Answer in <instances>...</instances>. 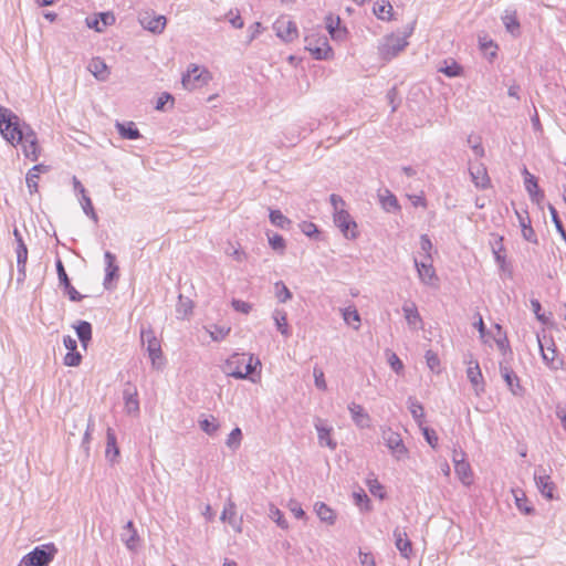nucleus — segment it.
Segmentation results:
<instances>
[{
	"label": "nucleus",
	"mask_w": 566,
	"mask_h": 566,
	"mask_svg": "<svg viewBox=\"0 0 566 566\" xmlns=\"http://www.w3.org/2000/svg\"><path fill=\"white\" fill-rule=\"evenodd\" d=\"M1 136L12 146L21 145L24 156L32 161H36L40 156V147L35 132L31 126L20 124V118L14 120L7 132H2Z\"/></svg>",
	"instance_id": "1"
},
{
	"label": "nucleus",
	"mask_w": 566,
	"mask_h": 566,
	"mask_svg": "<svg viewBox=\"0 0 566 566\" xmlns=\"http://www.w3.org/2000/svg\"><path fill=\"white\" fill-rule=\"evenodd\" d=\"M261 366L259 358L251 354H233L222 366V371L235 379H251L256 368Z\"/></svg>",
	"instance_id": "2"
},
{
	"label": "nucleus",
	"mask_w": 566,
	"mask_h": 566,
	"mask_svg": "<svg viewBox=\"0 0 566 566\" xmlns=\"http://www.w3.org/2000/svg\"><path fill=\"white\" fill-rule=\"evenodd\" d=\"M140 339L143 345L146 346L151 367L156 370H161L166 365V360L164 358L160 339L156 337L154 329L150 326L147 328L142 327Z\"/></svg>",
	"instance_id": "3"
},
{
	"label": "nucleus",
	"mask_w": 566,
	"mask_h": 566,
	"mask_svg": "<svg viewBox=\"0 0 566 566\" xmlns=\"http://www.w3.org/2000/svg\"><path fill=\"white\" fill-rule=\"evenodd\" d=\"M57 552V547L54 543L35 546L21 558L18 566H49L55 558Z\"/></svg>",
	"instance_id": "4"
},
{
	"label": "nucleus",
	"mask_w": 566,
	"mask_h": 566,
	"mask_svg": "<svg viewBox=\"0 0 566 566\" xmlns=\"http://www.w3.org/2000/svg\"><path fill=\"white\" fill-rule=\"evenodd\" d=\"M412 32V28L408 33H406L402 36L390 34L380 42L378 46L379 55L382 60L390 61L395 56L398 55L399 52L405 50V48L408 45L407 38Z\"/></svg>",
	"instance_id": "5"
},
{
	"label": "nucleus",
	"mask_w": 566,
	"mask_h": 566,
	"mask_svg": "<svg viewBox=\"0 0 566 566\" xmlns=\"http://www.w3.org/2000/svg\"><path fill=\"white\" fill-rule=\"evenodd\" d=\"M210 80L211 75L207 69L192 64L187 73L182 75L181 84L184 88L193 91L208 84Z\"/></svg>",
	"instance_id": "6"
},
{
	"label": "nucleus",
	"mask_w": 566,
	"mask_h": 566,
	"mask_svg": "<svg viewBox=\"0 0 566 566\" xmlns=\"http://www.w3.org/2000/svg\"><path fill=\"white\" fill-rule=\"evenodd\" d=\"M382 439L386 447L391 451L396 460L400 461L408 457V449L406 448L401 436L388 428L382 431Z\"/></svg>",
	"instance_id": "7"
},
{
	"label": "nucleus",
	"mask_w": 566,
	"mask_h": 566,
	"mask_svg": "<svg viewBox=\"0 0 566 566\" xmlns=\"http://www.w3.org/2000/svg\"><path fill=\"white\" fill-rule=\"evenodd\" d=\"M534 480L537 490L547 500H554V491L556 489L555 483L551 480V476L546 473L543 465H538L534 472Z\"/></svg>",
	"instance_id": "8"
},
{
	"label": "nucleus",
	"mask_w": 566,
	"mask_h": 566,
	"mask_svg": "<svg viewBox=\"0 0 566 566\" xmlns=\"http://www.w3.org/2000/svg\"><path fill=\"white\" fill-rule=\"evenodd\" d=\"M334 222L339 228L344 237L347 239L357 238V224L345 209H339V211L334 212Z\"/></svg>",
	"instance_id": "9"
},
{
	"label": "nucleus",
	"mask_w": 566,
	"mask_h": 566,
	"mask_svg": "<svg viewBox=\"0 0 566 566\" xmlns=\"http://www.w3.org/2000/svg\"><path fill=\"white\" fill-rule=\"evenodd\" d=\"M537 340L542 358L547 367L555 371L560 369L564 365V361L563 359L556 357L557 349L553 338H549L551 345L547 347H545L544 342L539 335H537Z\"/></svg>",
	"instance_id": "10"
},
{
	"label": "nucleus",
	"mask_w": 566,
	"mask_h": 566,
	"mask_svg": "<svg viewBox=\"0 0 566 566\" xmlns=\"http://www.w3.org/2000/svg\"><path fill=\"white\" fill-rule=\"evenodd\" d=\"M305 42H306L305 49L311 52V54L313 55V57L315 60H328L329 57H332L333 51H332V48L329 46L328 41L325 36L318 39L317 40L318 44H316V45L313 44V39L310 36L305 38Z\"/></svg>",
	"instance_id": "11"
},
{
	"label": "nucleus",
	"mask_w": 566,
	"mask_h": 566,
	"mask_svg": "<svg viewBox=\"0 0 566 566\" xmlns=\"http://www.w3.org/2000/svg\"><path fill=\"white\" fill-rule=\"evenodd\" d=\"M273 29L284 42H292L298 36L297 25L291 20L279 19L274 22Z\"/></svg>",
	"instance_id": "12"
},
{
	"label": "nucleus",
	"mask_w": 566,
	"mask_h": 566,
	"mask_svg": "<svg viewBox=\"0 0 566 566\" xmlns=\"http://www.w3.org/2000/svg\"><path fill=\"white\" fill-rule=\"evenodd\" d=\"M55 266H56V273H57L59 282L64 287V291L69 295V298L72 302H80L84 296L82 294H80L75 290V287L71 284V281H70V279L67 276V273L65 271V268H64L63 262H62L61 259L56 260Z\"/></svg>",
	"instance_id": "13"
},
{
	"label": "nucleus",
	"mask_w": 566,
	"mask_h": 566,
	"mask_svg": "<svg viewBox=\"0 0 566 566\" xmlns=\"http://www.w3.org/2000/svg\"><path fill=\"white\" fill-rule=\"evenodd\" d=\"M469 172L474 186L479 189H488L491 186V179L488 174V169L482 163L471 164Z\"/></svg>",
	"instance_id": "14"
},
{
	"label": "nucleus",
	"mask_w": 566,
	"mask_h": 566,
	"mask_svg": "<svg viewBox=\"0 0 566 566\" xmlns=\"http://www.w3.org/2000/svg\"><path fill=\"white\" fill-rule=\"evenodd\" d=\"M500 373L510 391L516 397H522L525 392V389L521 386L520 378L516 376L513 369L509 366L500 364Z\"/></svg>",
	"instance_id": "15"
},
{
	"label": "nucleus",
	"mask_w": 566,
	"mask_h": 566,
	"mask_svg": "<svg viewBox=\"0 0 566 566\" xmlns=\"http://www.w3.org/2000/svg\"><path fill=\"white\" fill-rule=\"evenodd\" d=\"M139 21L144 29L150 31L154 34L163 33L166 28V24H167V19L165 15H161V14H159V15L153 14L151 15L148 12H146L139 19Z\"/></svg>",
	"instance_id": "16"
},
{
	"label": "nucleus",
	"mask_w": 566,
	"mask_h": 566,
	"mask_svg": "<svg viewBox=\"0 0 566 566\" xmlns=\"http://www.w3.org/2000/svg\"><path fill=\"white\" fill-rule=\"evenodd\" d=\"M415 265L419 275L420 281L426 285H434L438 281L436 275L434 268L432 265V260H427L419 262L415 259Z\"/></svg>",
	"instance_id": "17"
},
{
	"label": "nucleus",
	"mask_w": 566,
	"mask_h": 566,
	"mask_svg": "<svg viewBox=\"0 0 566 566\" xmlns=\"http://www.w3.org/2000/svg\"><path fill=\"white\" fill-rule=\"evenodd\" d=\"M123 399L125 402V410L129 415H136L139 412V401L137 388L129 381L125 384L123 390Z\"/></svg>",
	"instance_id": "18"
},
{
	"label": "nucleus",
	"mask_w": 566,
	"mask_h": 566,
	"mask_svg": "<svg viewBox=\"0 0 566 566\" xmlns=\"http://www.w3.org/2000/svg\"><path fill=\"white\" fill-rule=\"evenodd\" d=\"M395 546L403 558L409 559L412 555V543L408 538L405 528L396 527L394 530Z\"/></svg>",
	"instance_id": "19"
},
{
	"label": "nucleus",
	"mask_w": 566,
	"mask_h": 566,
	"mask_svg": "<svg viewBox=\"0 0 566 566\" xmlns=\"http://www.w3.org/2000/svg\"><path fill=\"white\" fill-rule=\"evenodd\" d=\"M378 199L381 208L388 213H397L401 210L397 197L389 189L379 190Z\"/></svg>",
	"instance_id": "20"
},
{
	"label": "nucleus",
	"mask_w": 566,
	"mask_h": 566,
	"mask_svg": "<svg viewBox=\"0 0 566 566\" xmlns=\"http://www.w3.org/2000/svg\"><path fill=\"white\" fill-rule=\"evenodd\" d=\"M467 377L474 387L476 395L484 391V380L478 360L470 361Z\"/></svg>",
	"instance_id": "21"
},
{
	"label": "nucleus",
	"mask_w": 566,
	"mask_h": 566,
	"mask_svg": "<svg viewBox=\"0 0 566 566\" xmlns=\"http://www.w3.org/2000/svg\"><path fill=\"white\" fill-rule=\"evenodd\" d=\"M106 268H105V277L103 285L105 289H108V284L118 277L119 268L116 265V256L109 251H106L104 254Z\"/></svg>",
	"instance_id": "22"
},
{
	"label": "nucleus",
	"mask_w": 566,
	"mask_h": 566,
	"mask_svg": "<svg viewBox=\"0 0 566 566\" xmlns=\"http://www.w3.org/2000/svg\"><path fill=\"white\" fill-rule=\"evenodd\" d=\"M114 22L115 17L111 12H101L97 18L86 19L87 27L94 29L96 32H103L106 27L112 25Z\"/></svg>",
	"instance_id": "23"
},
{
	"label": "nucleus",
	"mask_w": 566,
	"mask_h": 566,
	"mask_svg": "<svg viewBox=\"0 0 566 566\" xmlns=\"http://www.w3.org/2000/svg\"><path fill=\"white\" fill-rule=\"evenodd\" d=\"M348 410L352 415L353 421L355 422V424L357 427H359V428L369 427L370 418L360 405H358L356 402H350L348 405Z\"/></svg>",
	"instance_id": "24"
},
{
	"label": "nucleus",
	"mask_w": 566,
	"mask_h": 566,
	"mask_svg": "<svg viewBox=\"0 0 566 566\" xmlns=\"http://www.w3.org/2000/svg\"><path fill=\"white\" fill-rule=\"evenodd\" d=\"M18 283H23L27 277L25 266L28 261V248L25 244L17 245Z\"/></svg>",
	"instance_id": "25"
},
{
	"label": "nucleus",
	"mask_w": 566,
	"mask_h": 566,
	"mask_svg": "<svg viewBox=\"0 0 566 566\" xmlns=\"http://www.w3.org/2000/svg\"><path fill=\"white\" fill-rule=\"evenodd\" d=\"M106 459H108L112 463L116 462L119 457V448L117 446V439L114 430L112 428H107L106 430Z\"/></svg>",
	"instance_id": "26"
},
{
	"label": "nucleus",
	"mask_w": 566,
	"mask_h": 566,
	"mask_svg": "<svg viewBox=\"0 0 566 566\" xmlns=\"http://www.w3.org/2000/svg\"><path fill=\"white\" fill-rule=\"evenodd\" d=\"M115 127L120 137L124 139L136 140L142 137L140 132L134 122H116Z\"/></svg>",
	"instance_id": "27"
},
{
	"label": "nucleus",
	"mask_w": 566,
	"mask_h": 566,
	"mask_svg": "<svg viewBox=\"0 0 566 566\" xmlns=\"http://www.w3.org/2000/svg\"><path fill=\"white\" fill-rule=\"evenodd\" d=\"M315 429L317 431L318 442L321 446H327L331 450H335L337 447L336 441L331 438L332 428L326 427L322 420H317L315 423Z\"/></svg>",
	"instance_id": "28"
},
{
	"label": "nucleus",
	"mask_w": 566,
	"mask_h": 566,
	"mask_svg": "<svg viewBox=\"0 0 566 566\" xmlns=\"http://www.w3.org/2000/svg\"><path fill=\"white\" fill-rule=\"evenodd\" d=\"M45 171H48V166H44L43 164L35 165L29 169L25 176V182L30 193L38 191V180L40 174Z\"/></svg>",
	"instance_id": "29"
},
{
	"label": "nucleus",
	"mask_w": 566,
	"mask_h": 566,
	"mask_svg": "<svg viewBox=\"0 0 566 566\" xmlns=\"http://www.w3.org/2000/svg\"><path fill=\"white\" fill-rule=\"evenodd\" d=\"M326 29L334 40H343L347 33L345 28H340L339 17L328 15L326 18Z\"/></svg>",
	"instance_id": "30"
},
{
	"label": "nucleus",
	"mask_w": 566,
	"mask_h": 566,
	"mask_svg": "<svg viewBox=\"0 0 566 566\" xmlns=\"http://www.w3.org/2000/svg\"><path fill=\"white\" fill-rule=\"evenodd\" d=\"M273 319H274V323H275V326L277 328V331L284 336V337H290L292 332H291V328L287 324V314L285 311L283 310H274L273 312Z\"/></svg>",
	"instance_id": "31"
},
{
	"label": "nucleus",
	"mask_w": 566,
	"mask_h": 566,
	"mask_svg": "<svg viewBox=\"0 0 566 566\" xmlns=\"http://www.w3.org/2000/svg\"><path fill=\"white\" fill-rule=\"evenodd\" d=\"M88 71L99 81H105L108 76L107 65L101 57L92 59Z\"/></svg>",
	"instance_id": "32"
},
{
	"label": "nucleus",
	"mask_w": 566,
	"mask_h": 566,
	"mask_svg": "<svg viewBox=\"0 0 566 566\" xmlns=\"http://www.w3.org/2000/svg\"><path fill=\"white\" fill-rule=\"evenodd\" d=\"M408 409L418 423L421 427L424 422V409L421 402H419L415 397H409L407 400Z\"/></svg>",
	"instance_id": "33"
},
{
	"label": "nucleus",
	"mask_w": 566,
	"mask_h": 566,
	"mask_svg": "<svg viewBox=\"0 0 566 566\" xmlns=\"http://www.w3.org/2000/svg\"><path fill=\"white\" fill-rule=\"evenodd\" d=\"M76 335L84 348L87 347L88 342L92 339V325L86 321H80L75 326Z\"/></svg>",
	"instance_id": "34"
},
{
	"label": "nucleus",
	"mask_w": 566,
	"mask_h": 566,
	"mask_svg": "<svg viewBox=\"0 0 566 566\" xmlns=\"http://www.w3.org/2000/svg\"><path fill=\"white\" fill-rule=\"evenodd\" d=\"M315 512L322 522L329 525H333L336 521L334 511L323 502L315 505Z\"/></svg>",
	"instance_id": "35"
},
{
	"label": "nucleus",
	"mask_w": 566,
	"mask_h": 566,
	"mask_svg": "<svg viewBox=\"0 0 566 566\" xmlns=\"http://www.w3.org/2000/svg\"><path fill=\"white\" fill-rule=\"evenodd\" d=\"M454 471L462 483L470 484L472 479V470L469 462L455 461Z\"/></svg>",
	"instance_id": "36"
},
{
	"label": "nucleus",
	"mask_w": 566,
	"mask_h": 566,
	"mask_svg": "<svg viewBox=\"0 0 566 566\" xmlns=\"http://www.w3.org/2000/svg\"><path fill=\"white\" fill-rule=\"evenodd\" d=\"M340 311L345 323L353 326L354 329H358L360 324V315L357 310L354 306H348Z\"/></svg>",
	"instance_id": "37"
},
{
	"label": "nucleus",
	"mask_w": 566,
	"mask_h": 566,
	"mask_svg": "<svg viewBox=\"0 0 566 566\" xmlns=\"http://www.w3.org/2000/svg\"><path fill=\"white\" fill-rule=\"evenodd\" d=\"M15 119H18V116L10 108L0 106V134L3 130L7 132L8 127H11Z\"/></svg>",
	"instance_id": "38"
},
{
	"label": "nucleus",
	"mask_w": 566,
	"mask_h": 566,
	"mask_svg": "<svg viewBox=\"0 0 566 566\" xmlns=\"http://www.w3.org/2000/svg\"><path fill=\"white\" fill-rule=\"evenodd\" d=\"M502 21H503L506 30L511 34L515 35L516 33H518V31H520V22L517 20L515 11L506 10L504 15L502 17Z\"/></svg>",
	"instance_id": "39"
},
{
	"label": "nucleus",
	"mask_w": 566,
	"mask_h": 566,
	"mask_svg": "<svg viewBox=\"0 0 566 566\" xmlns=\"http://www.w3.org/2000/svg\"><path fill=\"white\" fill-rule=\"evenodd\" d=\"M515 497V504L517 509L526 515H530L534 512V507L528 503L525 494L521 491H513Z\"/></svg>",
	"instance_id": "40"
},
{
	"label": "nucleus",
	"mask_w": 566,
	"mask_h": 566,
	"mask_svg": "<svg viewBox=\"0 0 566 566\" xmlns=\"http://www.w3.org/2000/svg\"><path fill=\"white\" fill-rule=\"evenodd\" d=\"M392 7L388 1L377 2L374 6V13L380 20L391 19Z\"/></svg>",
	"instance_id": "41"
},
{
	"label": "nucleus",
	"mask_w": 566,
	"mask_h": 566,
	"mask_svg": "<svg viewBox=\"0 0 566 566\" xmlns=\"http://www.w3.org/2000/svg\"><path fill=\"white\" fill-rule=\"evenodd\" d=\"M269 517L276 523L279 527L282 530L289 528V523L284 517V514L281 510H279L275 505L271 504L269 509Z\"/></svg>",
	"instance_id": "42"
},
{
	"label": "nucleus",
	"mask_w": 566,
	"mask_h": 566,
	"mask_svg": "<svg viewBox=\"0 0 566 566\" xmlns=\"http://www.w3.org/2000/svg\"><path fill=\"white\" fill-rule=\"evenodd\" d=\"M269 218L272 224L281 229H286L291 223V220L280 210H270Z\"/></svg>",
	"instance_id": "43"
},
{
	"label": "nucleus",
	"mask_w": 566,
	"mask_h": 566,
	"mask_svg": "<svg viewBox=\"0 0 566 566\" xmlns=\"http://www.w3.org/2000/svg\"><path fill=\"white\" fill-rule=\"evenodd\" d=\"M548 208V211L551 213V217H552V221L557 230V232L559 233V235L562 237V239L566 242V230L563 226V222L558 216V212L556 210V208L552 205V203H548L547 206Z\"/></svg>",
	"instance_id": "44"
},
{
	"label": "nucleus",
	"mask_w": 566,
	"mask_h": 566,
	"mask_svg": "<svg viewBox=\"0 0 566 566\" xmlns=\"http://www.w3.org/2000/svg\"><path fill=\"white\" fill-rule=\"evenodd\" d=\"M405 318L408 322L409 325H416L417 323L421 322L420 314L416 307L415 304L411 305H405L402 307Z\"/></svg>",
	"instance_id": "45"
},
{
	"label": "nucleus",
	"mask_w": 566,
	"mask_h": 566,
	"mask_svg": "<svg viewBox=\"0 0 566 566\" xmlns=\"http://www.w3.org/2000/svg\"><path fill=\"white\" fill-rule=\"evenodd\" d=\"M199 427L205 433L213 436L219 429V423L217 422L216 418L211 416L210 419L206 418L200 420Z\"/></svg>",
	"instance_id": "46"
},
{
	"label": "nucleus",
	"mask_w": 566,
	"mask_h": 566,
	"mask_svg": "<svg viewBox=\"0 0 566 566\" xmlns=\"http://www.w3.org/2000/svg\"><path fill=\"white\" fill-rule=\"evenodd\" d=\"M274 291L275 296L277 297L279 302L285 303L287 300L292 298V293L287 289V286L282 282H276L274 284Z\"/></svg>",
	"instance_id": "47"
},
{
	"label": "nucleus",
	"mask_w": 566,
	"mask_h": 566,
	"mask_svg": "<svg viewBox=\"0 0 566 566\" xmlns=\"http://www.w3.org/2000/svg\"><path fill=\"white\" fill-rule=\"evenodd\" d=\"M446 65L443 67H440V72L443 73L448 77H455L459 76L462 72V66L458 64L455 61H451L448 63L444 62Z\"/></svg>",
	"instance_id": "48"
},
{
	"label": "nucleus",
	"mask_w": 566,
	"mask_h": 566,
	"mask_svg": "<svg viewBox=\"0 0 566 566\" xmlns=\"http://www.w3.org/2000/svg\"><path fill=\"white\" fill-rule=\"evenodd\" d=\"M81 205L84 213L90 217L94 222H97L98 218L94 210L92 200L86 193L82 195Z\"/></svg>",
	"instance_id": "49"
},
{
	"label": "nucleus",
	"mask_w": 566,
	"mask_h": 566,
	"mask_svg": "<svg viewBox=\"0 0 566 566\" xmlns=\"http://www.w3.org/2000/svg\"><path fill=\"white\" fill-rule=\"evenodd\" d=\"M523 175H524L525 189H526L528 196H531L532 192H534L537 189H539L538 184H537V179L526 168H524Z\"/></svg>",
	"instance_id": "50"
},
{
	"label": "nucleus",
	"mask_w": 566,
	"mask_h": 566,
	"mask_svg": "<svg viewBox=\"0 0 566 566\" xmlns=\"http://www.w3.org/2000/svg\"><path fill=\"white\" fill-rule=\"evenodd\" d=\"M269 244L274 251H279L281 253L285 250V240L281 234L274 233L273 235H269Z\"/></svg>",
	"instance_id": "51"
},
{
	"label": "nucleus",
	"mask_w": 566,
	"mask_h": 566,
	"mask_svg": "<svg viewBox=\"0 0 566 566\" xmlns=\"http://www.w3.org/2000/svg\"><path fill=\"white\" fill-rule=\"evenodd\" d=\"M531 306H532V310L536 316V318L542 322L543 324H552L551 321H549V316L545 315L544 313H542V305H541V302L536 298H532L531 300Z\"/></svg>",
	"instance_id": "52"
},
{
	"label": "nucleus",
	"mask_w": 566,
	"mask_h": 566,
	"mask_svg": "<svg viewBox=\"0 0 566 566\" xmlns=\"http://www.w3.org/2000/svg\"><path fill=\"white\" fill-rule=\"evenodd\" d=\"M353 496L355 500V504L357 506H359L360 510H364V511L370 510V505H369L370 500L364 491L363 492H354Z\"/></svg>",
	"instance_id": "53"
},
{
	"label": "nucleus",
	"mask_w": 566,
	"mask_h": 566,
	"mask_svg": "<svg viewBox=\"0 0 566 566\" xmlns=\"http://www.w3.org/2000/svg\"><path fill=\"white\" fill-rule=\"evenodd\" d=\"M241 439H242V431L240 428H234L228 439H227V446L230 448V449H237L240 443H241Z\"/></svg>",
	"instance_id": "54"
},
{
	"label": "nucleus",
	"mask_w": 566,
	"mask_h": 566,
	"mask_svg": "<svg viewBox=\"0 0 566 566\" xmlns=\"http://www.w3.org/2000/svg\"><path fill=\"white\" fill-rule=\"evenodd\" d=\"M420 428L422 430V434H423V438L427 441V443L430 447H432L433 449H436L438 447V436H437L436 431L428 427L421 426Z\"/></svg>",
	"instance_id": "55"
},
{
	"label": "nucleus",
	"mask_w": 566,
	"mask_h": 566,
	"mask_svg": "<svg viewBox=\"0 0 566 566\" xmlns=\"http://www.w3.org/2000/svg\"><path fill=\"white\" fill-rule=\"evenodd\" d=\"M521 230H522V237L524 240H526L531 243H534V244L538 243L537 235H536L534 229L532 228V224L522 223Z\"/></svg>",
	"instance_id": "56"
},
{
	"label": "nucleus",
	"mask_w": 566,
	"mask_h": 566,
	"mask_svg": "<svg viewBox=\"0 0 566 566\" xmlns=\"http://www.w3.org/2000/svg\"><path fill=\"white\" fill-rule=\"evenodd\" d=\"M226 17L234 29H242L244 27V21L238 10H230Z\"/></svg>",
	"instance_id": "57"
},
{
	"label": "nucleus",
	"mask_w": 566,
	"mask_h": 566,
	"mask_svg": "<svg viewBox=\"0 0 566 566\" xmlns=\"http://www.w3.org/2000/svg\"><path fill=\"white\" fill-rule=\"evenodd\" d=\"M82 361V355L77 350L67 352L64 356V365L69 367H76Z\"/></svg>",
	"instance_id": "58"
},
{
	"label": "nucleus",
	"mask_w": 566,
	"mask_h": 566,
	"mask_svg": "<svg viewBox=\"0 0 566 566\" xmlns=\"http://www.w3.org/2000/svg\"><path fill=\"white\" fill-rule=\"evenodd\" d=\"M313 376H314V382L317 389L319 390H326L327 385L325 381L324 373L319 367H314L313 369Z\"/></svg>",
	"instance_id": "59"
},
{
	"label": "nucleus",
	"mask_w": 566,
	"mask_h": 566,
	"mask_svg": "<svg viewBox=\"0 0 566 566\" xmlns=\"http://www.w3.org/2000/svg\"><path fill=\"white\" fill-rule=\"evenodd\" d=\"M494 340L496 343V346L499 348V350L505 356L506 354H510L512 355V350H511V347H510V343H509V339H507V336L506 334H503L502 336L500 337H494Z\"/></svg>",
	"instance_id": "60"
},
{
	"label": "nucleus",
	"mask_w": 566,
	"mask_h": 566,
	"mask_svg": "<svg viewBox=\"0 0 566 566\" xmlns=\"http://www.w3.org/2000/svg\"><path fill=\"white\" fill-rule=\"evenodd\" d=\"M93 431H94V420L92 418H90L88 422H87V427H86L85 433H84V437H83V440H82V448L84 449V451L86 453L90 450V440H91V436H92Z\"/></svg>",
	"instance_id": "61"
},
{
	"label": "nucleus",
	"mask_w": 566,
	"mask_h": 566,
	"mask_svg": "<svg viewBox=\"0 0 566 566\" xmlns=\"http://www.w3.org/2000/svg\"><path fill=\"white\" fill-rule=\"evenodd\" d=\"M300 227L302 232L308 238H313L319 233L317 226L313 222L304 221Z\"/></svg>",
	"instance_id": "62"
},
{
	"label": "nucleus",
	"mask_w": 566,
	"mask_h": 566,
	"mask_svg": "<svg viewBox=\"0 0 566 566\" xmlns=\"http://www.w3.org/2000/svg\"><path fill=\"white\" fill-rule=\"evenodd\" d=\"M420 248L426 253L424 258L427 260H432L430 251L432 249V242L428 234H421L420 237Z\"/></svg>",
	"instance_id": "63"
},
{
	"label": "nucleus",
	"mask_w": 566,
	"mask_h": 566,
	"mask_svg": "<svg viewBox=\"0 0 566 566\" xmlns=\"http://www.w3.org/2000/svg\"><path fill=\"white\" fill-rule=\"evenodd\" d=\"M192 310V303L190 300H184L182 295H179V303L177 305V312L184 316L188 315Z\"/></svg>",
	"instance_id": "64"
}]
</instances>
